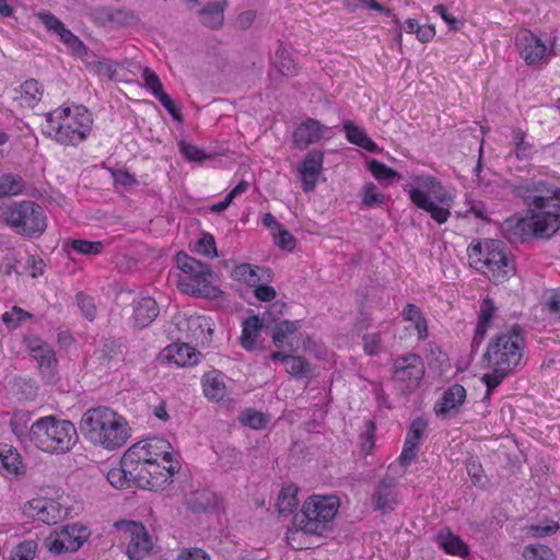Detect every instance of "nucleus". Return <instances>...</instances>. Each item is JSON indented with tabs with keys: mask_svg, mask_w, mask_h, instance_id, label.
Here are the masks:
<instances>
[{
	"mask_svg": "<svg viewBox=\"0 0 560 560\" xmlns=\"http://www.w3.org/2000/svg\"><path fill=\"white\" fill-rule=\"evenodd\" d=\"M513 194L524 200L527 215L503 222L502 232L510 243H523L530 237L549 238L560 229L559 187L538 180L514 186Z\"/></svg>",
	"mask_w": 560,
	"mask_h": 560,
	"instance_id": "nucleus-1",
	"label": "nucleus"
},
{
	"mask_svg": "<svg viewBox=\"0 0 560 560\" xmlns=\"http://www.w3.org/2000/svg\"><path fill=\"white\" fill-rule=\"evenodd\" d=\"M525 345V330L520 325H513L490 340L482 355L483 362L491 369L490 373L481 377L487 386L483 400L489 399L492 390L504 378L516 373L524 365Z\"/></svg>",
	"mask_w": 560,
	"mask_h": 560,
	"instance_id": "nucleus-2",
	"label": "nucleus"
},
{
	"mask_svg": "<svg viewBox=\"0 0 560 560\" xmlns=\"http://www.w3.org/2000/svg\"><path fill=\"white\" fill-rule=\"evenodd\" d=\"M80 430L91 443L109 451L124 446L131 431L128 422L107 407L86 410L81 418Z\"/></svg>",
	"mask_w": 560,
	"mask_h": 560,
	"instance_id": "nucleus-3",
	"label": "nucleus"
},
{
	"mask_svg": "<svg viewBox=\"0 0 560 560\" xmlns=\"http://www.w3.org/2000/svg\"><path fill=\"white\" fill-rule=\"evenodd\" d=\"M93 118L82 105L57 108L46 115L45 133L63 145H77L92 130Z\"/></svg>",
	"mask_w": 560,
	"mask_h": 560,
	"instance_id": "nucleus-4",
	"label": "nucleus"
},
{
	"mask_svg": "<svg viewBox=\"0 0 560 560\" xmlns=\"http://www.w3.org/2000/svg\"><path fill=\"white\" fill-rule=\"evenodd\" d=\"M129 467H133L139 474V487L149 490L162 489L172 482V478L180 469V464L154 463L142 440L130 446L122 455Z\"/></svg>",
	"mask_w": 560,
	"mask_h": 560,
	"instance_id": "nucleus-5",
	"label": "nucleus"
},
{
	"mask_svg": "<svg viewBox=\"0 0 560 560\" xmlns=\"http://www.w3.org/2000/svg\"><path fill=\"white\" fill-rule=\"evenodd\" d=\"M31 441L47 453L63 454L69 452L78 441V433L69 420L43 417L31 425Z\"/></svg>",
	"mask_w": 560,
	"mask_h": 560,
	"instance_id": "nucleus-6",
	"label": "nucleus"
},
{
	"mask_svg": "<svg viewBox=\"0 0 560 560\" xmlns=\"http://www.w3.org/2000/svg\"><path fill=\"white\" fill-rule=\"evenodd\" d=\"M470 265L494 281H501L514 273L511 255L500 240L485 238L471 244L468 249Z\"/></svg>",
	"mask_w": 560,
	"mask_h": 560,
	"instance_id": "nucleus-7",
	"label": "nucleus"
},
{
	"mask_svg": "<svg viewBox=\"0 0 560 560\" xmlns=\"http://www.w3.org/2000/svg\"><path fill=\"white\" fill-rule=\"evenodd\" d=\"M0 218L16 234L37 238L47 229L44 209L31 200L14 201L0 207Z\"/></svg>",
	"mask_w": 560,
	"mask_h": 560,
	"instance_id": "nucleus-8",
	"label": "nucleus"
},
{
	"mask_svg": "<svg viewBox=\"0 0 560 560\" xmlns=\"http://www.w3.org/2000/svg\"><path fill=\"white\" fill-rule=\"evenodd\" d=\"M338 511V501L332 497H314L305 501L301 513L296 514V526L306 534L322 535L327 524L334 520Z\"/></svg>",
	"mask_w": 560,
	"mask_h": 560,
	"instance_id": "nucleus-9",
	"label": "nucleus"
},
{
	"mask_svg": "<svg viewBox=\"0 0 560 560\" xmlns=\"http://www.w3.org/2000/svg\"><path fill=\"white\" fill-rule=\"evenodd\" d=\"M176 264L187 275V277H179L178 279V288L183 293L205 298L214 295L215 288L208 282V278L211 277L209 265L183 252L176 255Z\"/></svg>",
	"mask_w": 560,
	"mask_h": 560,
	"instance_id": "nucleus-10",
	"label": "nucleus"
},
{
	"mask_svg": "<svg viewBox=\"0 0 560 560\" xmlns=\"http://www.w3.org/2000/svg\"><path fill=\"white\" fill-rule=\"evenodd\" d=\"M424 375V364L420 355L408 354L394 361L393 381L402 393L413 392Z\"/></svg>",
	"mask_w": 560,
	"mask_h": 560,
	"instance_id": "nucleus-11",
	"label": "nucleus"
},
{
	"mask_svg": "<svg viewBox=\"0 0 560 560\" xmlns=\"http://www.w3.org/2000/svg\"><path fill=\"white\" fill-rule=\"evenodd\" d=\"M515 46L520 56L528 66L547 63L550 57L556 56V38L547 48L545 43L528 30H522L516 34Z\"/></svg>",
	"mask_w": 560,
	"mask_h": 560,
	"instance_id": "nucleus-12",
	"label": "nucleus"
},
{
	"mask_svg": "<svg viewBox=\"0 0 560 560\" xmlns=\"http://www.w3.org/2000/svg\"><path fill=\"white\" fill-rule=\"evenodd\" d=\"M117 529L124 530L129 540L126 555L130 560H142L152 549V539L145 527L133 521H119L115 523Z\"/></svg>",
	"mask_w": 560,
	"mask_h": 560,
	"instance_id": "nucleus-13",
	"label": "nucleus"
},
{
	"mask_svg": "<svg viewBox=\"0 0 560 560\" xmlns=\"http://www.w3.org/2000/svg\"><path fill=\"white\" fill-rule=\"evenodd\" d=\"M24 341L30 355L36 360L43 377L48 382H52L58 368V360L54 348L35 336L26 337Z\"/></svg>",
	"mask_w": 560,
	"mask_h": 560,
	"instance_id": "nucleus-14",
	"label": "nucleus"
},
{
	"mask_svg": "<svg viewBox=\"0 0 560 560\" xmlns=\"http://www.w3.org/2000/svg\"><path fill=\"white\" fill-rule=\"evenodd\" d=\"M398 502L397 481L386 475L376 483L371 494L373 510L387 515L395 511Z\"/></svg>",
	"mask_w": 560,
	"mask_h": 560,
	"instance_id": "nucleus-15",
	"label": "nucleus"
},
{
	"mask_svg": "<svg viewBox=\"0 0 560 560\" xmlns=\"http://www.w3.org/2000/svg\"><path fill=\"white\" fill-rule=\"evenodd\" d=\"M324 153L319 150L310 151L298 171L305 192L313 191L316 187L317 177L323 170Z\"/></svg>",
	"mask_w": 560,
	"mask_h": 560,
	"instance_id": "nucleus-16",
	"label": "nucleus"
},
{
	"mask_svg": "<svg viewBox=\"0 0 560 560\" xmlns=\"http://www.w3.org/2000/svg\"><path fill=\"white\" fill-rule=\"evenodd\" d=\"M466 399V389L463 385L454 384L448 387L442 397L434 404V412L440 418H446L459 410Z\"/></svg>",
	"mask_w": 560,
	"mask_h": 560,
	"instance_id": "nucleus-17",
	"label": "nucleus"
},
{
	"mask_svg": "<svg viewBox=\"0 0 560 560\" xmlns=\"http://www.w3.org/2000/svg\"><path fill=\"white\" fill-rule=\"evenodd\" d=\"M325 127L316 119L307 118L294 130L292 140L299 150H304L311 144L317 143L324 135Z\"/></svg>",
	"mask_w": 560,
	"mask_h": 560,
	"instance_id": "nucleus-18",
	"label": "nucleus"
},
{
	"mask_svg": "<svg viewBox=\"0 0 560 560\" xmlns=\"http://www.w3.org/2000/svg\"><path fill=\"white\" fill-rule=\"evenodd\" d=\"M94 20L102 25L113 24L116 26H130L137 24L139 19L127 9L101 7L92 13Z\"/></svg>",
	"mask_w": 560,
	"mask_h": 560,
	"instance_id": "nucleus-19",
	"label": "nucleus"
},
{
	"mask_svg": "<svg viewBox=\"0 0 560 560\" xmlns=\"http://www.w3.org/2000/svg\"><path fill=\"white\" fill-rule=\"evenodd\" d=\"M409 197L412 203L419 209L429 212L431 218L439 224L445 223L451 217V206L435 203L424 190L409 189Z\"/></svg>",
	"mask_w": 560,
	"mask_h": 560,
	"instance_id": "nucleus-20",
	"label": "nucleus"
},
{
	"mask_svg": "<svg viewBox=\"0 0 560 560\" xmlns=\"http://www.w3.org/2000/svg\"><path fill=\"white\" fill-rule=\"evenodd\" d=\"M415 182L417 187H412L411 189L424 190L435 203L452 206L454 200L452 194L434 176H417Z\"/></svg>",
	"mask_w": 560,
	"mask_h": 560,
	"instance_id": "nucleus-21",
	"label": "nucleus"
},
{
	"mask_svg": "<svg viewBox=\"0 0 560 560\" xmlns=\"http://www.w3.org/2000/svg\"><path fill=\"white\" fill-rule=\"evenodd\" d=\"M133 326L138 329L148 327L159 316L160 307L151 296H143L132 303Z\"/></svg>",
	"mask_w": 560,
	"mask_h": 560,
	"instance_id": "nucleus-22",
	"label": "nucleus"
},
{
	"mask_svg": "<svg viewBox=\"0 0 560 560\" xmlns=\"http://www.w3.org/2000/svg\"><path fill=\"white\" fill-rule=\"evenodd\" d=\"M233 277L244 281L249 287L256 288L260 282H268L272 278V271L266 267H253L250 264H241L233 270Z\"/></svg>",
	"mask_w": 560,
	"mask_h": 560,
	"instance_id": "nucleus-23",
	"label": "nucleus"
},
{
	"mask_svg": "<svg viewBox=\"0 0 560 560\" xmlns=\"http://www.w3.org/2000/svg\"><path fill=\"white\" fill-rule=\"evenodd\" d=\"M24 472L21 455L8 444L0 445V474L14 478Z\"/></svg>",
	"mask_w": 560,
	"mask_h": 560,
	"instance_id": "nucleus-24",
	"label": "nucleus"
},
{
	"mask_svg": "<svg viewBox=\"0 0 560 560\" xmlns=\"http://www.w3.org/2000/svg\"><path fill=\"white\" fill-rule=\"evenodd\" d=\"M121 348L120 339L109 337L103 341L101 348L94 352L100 372L106 373L112 369V362L121 354Z\"/></svg>",
	"mask_w": 560,
	"mask_h": 560,
	"instance_id": "nucleus-25",
	"label": "nucleus"
},
{
	"mask_svg": "<svg viewBox=\"0 0 560 560\" xmlns=\"http://www.w3.org/2000/svg\"><path fill=\"white\" fill-rule=\"evenodd\" d=\"M149 454L154 463H162L168 466L170 464H179L173 457V446L171 443L159 436L144 439Z\"/></svg>",
	"mask_w": 560,
	"mask_h": 560,
	"instance_id": "nucleus-26",
	"label": "nucleus"
},
{
	"mask_svg": "<svg viewBox=\"0 0 560 560\" xmlns=\"http://www.w3.org/2000/svg\"><path fill=\"white\" fill-rule=\"evenodd\" d=\"M122 456L119 467L112 468L107 472L108 482L115 488L130 487L132 483L139 487V472L133 467H129Z\"/></svg>",
	"mask_w": 560,
	"mask_h": 560,
	"instance_id": "nucleus-27",
	"label": "nucleus"
},
{
	"mask_svg": "<svg viewBox=\"0 0 560 560\" xmlns=\"http://www.w3.org/2000/svg\"><path fill=\"white\" fill-rule=\"evenodd\" d=\"M226 0L209 2L198 12L200 23L209 28H220L224 21Z\"/></svg>",
	"mask_w": 560,
	"mask_h": 560,
	"instance_id": "nucleus-28",
	"label": "nucleus"
},
{
	"mask_svg": "<svg viewBox=\"0 0 560 560\" xmlns=\"http://www.w3.org/2000/svg\"><path fill=\"white\" fill-rule=\"evenodd\" d=\"M30 508L35 512L34 517L46 524H56L62 516L59 504L52 500L34 499Z\"/></svg>",
	"mask_w": 560,
	"mask_h": 560,
	"instance_id": "nucleus-29",
	"label": "nucleus"
},
{
	"mask_svg": "<svg viewBox=\"0 0 560 560\" xmlns=\"http://www.w3.org/2000/svg\"><path fill=\"white\" fill-rule=\"evenodd\" d=\"M271 65L283 77H294L299 72L294 59L281 40H278V48L271 58Z\"/></svg>",
	"mask_w": 560,
	"mask_h": 560,
	"instance_id": "nucleus-30",
	"label": "nucleus"
},
{
	"mask_svg": "<svg viewBox=\"0 0 560 560\" xmlns=\"http://www.w3.org/2000/svg\"><path fill=\"white\" fill-rule=\"evenodd\" d=\"M264 324L265 323L257 315L249 316L243 322L240 342L244 349L249 351L254 349Z\"/></svg>",
	"mask_w": 560,
	"mask_h": 560,
	"instance_id": "nucleus-31",
	"label": "nucleus"
},
{
	"mask_svg": "<svg viewBox=\"0 0 560 560\" xmlns=\"http://www.w3.org/2000/svg\"><path fill=\"white\" fill-rule=\"evenodd\" d=\"M60 532L62 533V537L66 539L67 547L70 552H74L80 549L90 536L89 528L77 523L62 526Z\"/></svg>",
	"mask_w": 560,
	"mask_h": 560,
	"instance_id": "nucleus-32",
	"label": "nucleus"
},
{
	"mask_svg": "<svg viewBox=\"0 0 560 560\" xmlns=\"http://www.w3.org/2000/svg\"><path fill=\"white\" fill-rule=\"evenodd\" d=\"M202 386L205 395L212 400H221L226 394L223 377L218 371L205 374L202 378Z\"/></svg>",
	"mask_w": 560,
	"mask_h": 560,
	"instance_id": "nucleus-33",
	"label": "nucleus"
},
{
	"mask_svg": "<svg viewBox=\"0 0 560 560\" xmlns=\"http://www.w3.org/2000/svg\"><path fill=\"white\" fill-rule=\"evenodd\" d=\"M438 544L450 555L467 556L468 546L450 530H441L436 535Z\"/></svg>",
	"mask_w": 560,
	"mask_h": 560,
	"instance_id": "nucleus-34",
	"label": "nucleus"
},
{
	"mask_svg": "<svg viewBox=\"0 0 560 560\" xmlns=\"http://www.w3.org/2000/svg\"><path fill=\"white\" fill-rule=\"evenodd\" d=\"M343 129L349 142L357 144L369 152H376V143L365 133L363 129L354 125L351 120L343 124Z\"/></svg>",
	"mask_w": 560,
	"mask_h": 560,
	"instance_id": "nucleus-35",
	"label": "nucleus"
},
{
	"mask_svg": "<svg viewBox=\"0 0 560 560\" xmlns=\"http://www.w3.org/2000/svg\"><path fill=\"white\" fill-rule=\"evenodd\" d=\"M525 132L521 129L513 131L512 139L514 149L506 155L505 160L512 163L513 159L528 161L532 154V144L525 141Z\"/></svg>",
	"mask_w": 560,
	"mask_h": 560,
	"instance_id": "nucleus-36",
	"label": "nucleus"
},
{
	"mask_svg": "<svg viewBox=\"0 0 560 560\" xmlns=\"http://www.w3.org/2000/svg\"><path fill=\"white\" fill-rule=\"evenodd\" d=\"M26 187L25 180L15 174H3L0 176V199L21 195Z\"/></svg>",
	"mask_w": 560,
	"mask_h": 560,
	"instance_id": "nucleus-37",
	"label": "nucleus"
},
{
	"mask_svg": "<svg viewBox=\"0 0 560 560\" xmlns=\"http://www.w3.org/2000/svg\"><path fill=\"white\" fill-rule=\"evenodd\" d=\"M103 248L104 244L101 241L69 240L63 244V249L69 254L72 250L79 255H98Z\"/></svg>",
	"mask_w": 560,
	"mask_h": 560,
	"instance_id": "nucleus-38",
	"label": "nucleus"
},
{
	"mask_svg": "<svg viewBox=\"0 0 560 560\" xmlns=\"http://www.w3.org/2000/svg\"><path fill=\"white\" fill-rule=\"evenodd\" d=\"M200 357L201 353L199 351L187 343H183L176 347V351L171 355V360H173L177 365L187 366L196 365L199 362Z\"/></svg>",
	"mask_w": 560,
	"mask_h": 560,
	"instance_id": "nucleus-39",
	"label": "nucleus"
},
{
	"mask_svg": "<svg viewBox=\"0 0 560 560\" xmlns=\"http://www.w3.org/2000/svg\"><path fill=\"white\" fill-rule=\"evenodd\" d=\"M298 488L289 486L282 488L278 495L277 506L278 511L282 515H289L298 505L296 499Z\"/></svg>",
	"mask_w": 560,
	"mask_h": 560,
	"instance_id": "nucleus-40",
	"label": "nucleus"
},
{
	"mask_svg": "<svg viewBox=\"0 0 560 560\" xmlns=\"http://www.w3.org/2000/svg\"><path fill=\"white\" fill-rule=\"evenodd\" d=\"M362 203L368 208L381 207L385 205L387 197L381 192L374 183H368L361 191Z\"/></svg>",
	"mask_w": 560,
	"mask_h": 560,
	"instance_id": "nucleus-41",
	"label": "nucleus"
},
{
	"mask_svg": "<svg viewBox=\"0 0 560 560\" xmlns=\"http://www.w3.org/2000/svg\"><path fill=\"white\" fill-rule=\"evenodd\" d=\"M300 327L301 325L299 320H282L278 323L272 334V341L275 346L278 348L282 347L284 339L295 334Z\"/></svg>",
	"mask_w": 560,
	"mask_h": 560,
	"instance_id": "nucleus-42",
	"label": "nucleus"
},
{
	"mask_svg": "<svg viewBox=\"0 0 560 560\" xmlns=\"http://www.w3.org/2000/svg\"><path fill=\"white\" fill-rule=\"evenodd\" d=\"M21 93L25 103L33 107L42 100L43 89L37 80L30 79L21 85Z\"/></svg>",
	"mask_w": 560,
	"mask_h": 560,
	"instance_id": "nucleus-43",
	"label": "nucleus"
},
{
	"mask_svg": "<svg viewBox=\"0 0 560 560\" xmlns=\"http://www.w3.org/2000/svg\"><path fill=\"white\" fill-rule=\"evenodd\" d=\"M525 560H557L551 548L541 544H532L524 548Z\"/></svg>",
	"mask_w": 560,
	"mask_h": 560,
	"instance_id": "nucleus-44",
	"label": "nucleus"
},
{
	"mask_svg": "<svg viewBox=\"0 0 560 560\" xmlns=\"http://www.w3.org/2000/svg\"><path fill=\"white\" fill-rule=\"evenodd\" d=\"M402 316L406 320L415 323L421 339L427 337V323L418 306L415 304H407L402 311Z\"/></svg>",
	"mask_w": 560,
	"mask_h": 560,
	"instance_id": "nucleus-45",
	"label": "nucleus"
},
{
	"mask_svg": "<svg viewBox=\"0 0 560 560\" xmlns=\"http://www.w3.org/2000/svg\"><path fill=\"white\" fill-rule=\"evenodd\" d=\"M59 38L65 45H67L73 55L83 57L88 54V48L84 43L69 28L66 27L62 30V32L59 33Z\"/></svg>",
	"mask_w": 560,
	"mask_h": 560,
	"instance_id": "nucleus-46",
	"label": "nucleus"
},
{
	"mask_svg": "<svg viewBox=\"0 0 560 560\" xmlns=\"http://www.w3.org/2000/svg\"><path fill=\"white\" fill-rule=\"evenodd\" d=\"M369 171L377 180L386 182L387 184H390L395 178H400V175L395 170L376 160L369 162Z\"/></svg>",
	"mask_w": 560,
	"mask_h": 560,
	"instance_id": "nucleus-47",
	"label": "nucleus"
},
{
	"mask_svg": "<svg viewBox=\"0 0 560 560\" xmlns=\"http://www.w3.org/2000/svg\"><path fill=\"white\" fill-rule=\"evenodd\" d=\"M287 372L294 377H305L310 373V363L302 357L290 355L285 363Z\"/></svg>",
	"mask_w": 560,
	"mask_h": 560,
	"instance_id": "nucleus-48",
	"label": "nucleus"
},
{
	"mask_svg": "<svg viewBox=\"0 0 560 560\" xmlns=\"http://www.w3.org/2000/svg\"><path fill=\"white\" fill-rule=\"evenodd\" d=\"M37 550L35 540H24L13 550L11 560H33Z\"/></svg>",
	"mask_w": 560,
	"mask_h": 560,
	"instance_id": "nucleus-49",
	"label": "nucleus"
},
{
	"mask_svg": "<svg viewBox=\"0 0 560 560\" xmlns=\"http://www.w3.org/2000/svg\"><path fill=\"white\" fill-rule=\"evenodd\" d=\"M428 427V422L423 418H416L407 432L405 443H412L415 446L419 447L420 441L423 436V433Z\"/></svg>",
	"mask_w": 560,
	"mask_h": 560,
	"instance_id": "nucleus-50",
	"label": "nucleus"
},
{
	"mask_svg": "<svg viewBox=\"0 0 560 560\" xmlns=\"http://www.w3.org/2000/svg\"><path fill=\"white\" fill-rule=\"evenodd\" d=\"M560 528V525L552 520H548L545 525H530L527 528V534L533 538H544L555 535Z\"/></svg>",
	"mask_w": 560,
	"mask_h": 560,
	"instance_id": "nucleus-51",
	"label": "nucleus"
},
{
	"mask_svg": "<svg viewBox=\"0 0 560 560\" xmlns=\"http://www.w3.org/2000/svg\"><path fill=\"white\" fill-rule=\"evenodd\" d=\"M141 78L144 82V86L150 90L154 96L164 91L159 75L151 68L144 67L142 69Z\"/></svg>",
	"mask_w": 560,
	"mask_h": 560,
	"instance_id": "nucleus-52",
	"label": "nucleus"
},
{
	"mask_svg": "<svg viewBox=\"0 0 560 560\" xmlns=\"http://www.w3.org/2000/svg\"><path fill=\"white\" fill-rule=\"evenodd\" d=\"M31 417L32 415L28 411H14L10 421L12 432L18 436L23 435L27 430V422L31 420Z\"/></svg>",
	"mask_w": 560,
	"mask_h": 560,
	"instance_id": "nucleus-53",
	"label": "nucleus"
},
{
	"mask_svg": "<svg viewBox=\"0 0 560 560\" xmlns=\"http://www.w3.org/2000/svg\"><path fill=\"white\" fill-rule=\"evenodd\" d=\"M45 547L54 555H61L63 552H70L67 547L65 537L61 532L50 534L45 539Z\"/></svg>",
	"mask_w": 560,
	"mask_h": 560,
	"instance_id": "nucleus-54",
	"label": "nucleus"
},
{
	"mask_svg": "<svg viewBox=\"0 0 560 560\" xmlns=\"http://www.w3.org/2000/svg\"><path fill=\"white\" fill-rule=\"evenodd\" d=\"M179 151L190 162H201L208 159L203 150L186 141L179 142Z\"/></svg>",
	"mask_w": 560,
	"mask_h": 560,
	"instance_id": "nucleus-55",
	"label": "nucleus"
},
{
	"mask_svg": "<svg viewBox=\"0 0 560 560\" xmlns=\"http://www.w3.org/2000/svg\"><path fill=\"white\" fill-rule=\"evenodd\" d=\"M196 252L206 257H217L218 252L214 237L208 233L203 234V236L196 243Z\"/></svg>",
	"mask_w": 560,
	"mask_h": 560,
	"instance_id": "nucleus-56",
	"label": "nucleus"
},
{
	"mask_svg": "<svg viewBox=\"0 0 560 560\" xmlns=\"http://www.w3.org/2000/svg\"><path fill=\"white\" fill-rule=\"evenodd\" d=\"M31 314L19 306H13L11 311L5 312L2 315V322L11 328H16V326L26 318H30Z\"/></svg>",
	"mask_w": 560,
	"mask_h": 560,
	"instance_id": "nucleus-57",
	"label": "nucleus"
},
{
	"mask_svg": "<svg viewBox=\"0 0 560 560\" xmlns=\"http://www.w3.org/2000/svg\"><path fill=\"white\" fill-rule=\"evenodd\" d=\"M75 300L79 308L81 310L85 318L89 320H93L96 316V306L94 304L93 299L89 295H85L82 292H79L75 295Z\"/></svg>",
	"mask_w": 560,
	"mask_h": 560,
	"instance_id": "nucleus-58",
	"label": "nucleus"
},
{
	"mask_svg": "<svg viewBox=\"0 0 560 560\" xmlns=\"http://www.w3.org/2000/svg\"><path fill=\"white\" fill-rule=\"evenodd\" d=\"M363 349L368 355H376L383 351L382 339L378 332L363 336Z\"/></svg>",
	"mask_w": 560,
	"mask_h": 560,
	"instance_id": "nucleus-59",
	"label": "nucleus"
},
{
	"mask_svg": "<svg viewBox=\"0 0 560 560\" xmlns=\"http://www.w3.org/2000/svg\"><path fill=\"white\" fill-rule=\"evenodd\" d=\"M273 236L276 238V244L281 249L292 250L295 247V237L288 230H285L283 225L273 232Z\"/></svg>",
	"mask_w": 560,
	"mask_h": 560,
	"instance_id": "nucleus-60",
	"label": "nucleus"
},
{
	"mask_svg": "<svg viewBox=\"0 0 560 560\" xmlns=\"http://www.w3.org/2000/svg\"><path fill=\"white\" fill-rule=\"evenodd\" d=\"M243 423L253 428V429H262L267 419L262 412H258L256 410H247L242 419Z\"/></svg>",
	"mask_w": 560,
	"mask_h": 560,
	"instance_id": "nucleus-61",
	"label": "nucleus"
},
{
	"mask_svg": "<svg viewBox=\"0 0 560 560\" xmlns=\"http://www.w3.org/2000/svg\"><path fill=\"white\" fill-rule=\"evenodd\" d=\"M38 19L47 30L54 31L58 36L66 28L65 24L51 13L40 12Z\"/></svg>",
	"mask_w": 560,
	"mask_h": 560,
	"instance_id": "nucleus-62",
	"label": "nucleus"
},
{
	"mask_svg": "<svg viewBox=\"0 0 560 560\" xmlns=\"http://www.w3.org/2000/svg\"><path fill=\"white\" fill-rule=\"evenodd\" d=\"M285 308L287 305L284 303L277 301L269 306L260 319L265 324L273 323L284 313Z\"/></svg>",
	"mask_w": 560,
	"mask_h": 560,
	"instance_id": "nucleus-63",
	"label": "nucleus"
},
{
	"mask_svg": "<svg viewBox=\"0 0 560 560\" xmlns=\"http://www.w3.org/2000/svg\"><path fill=\"white\" fill-rule=\"evenodd\" d=\"M176 560H211L210 556L199 548L183 549Z\"/></svg>",
	"mask_w": 560,
	"mask_h": 560,
	"instance_id": "nucleus-64",
	"label": "nucleus"
}]
</instances>
